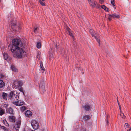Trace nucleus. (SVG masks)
<instances>
[{
    "instance_id": "obj_1",
    "label": "nucleus",
    "mask_w": 131,
    "mask_h": 131,
    "mask_svg": "<svg viewBox=\"0 0 131 131\" xmlns=\"http://www.w3.org/2000/svg\"><path fill=\"white\" fill-rule=\"evenodd\" d=\"M23 44L21 41L18 39H15L12 41V44H9L8 49L12 52L14 57L21 58L26 56V53L22 47Z\"/></svg>"
},
{
    "instance_id": "obj_2",
    "label": "nucleus",
    "mask_w": 131,
    "mask_h": 131,
    "mask_svg": "<svg viewBox=\"0 0 131 131\" xmlns=\"http://www.w3.org/2000/svg\"><path fill=\"white\" fill-rule=\"evenodd\" d=\"M8 97L12 100H15L16 99H19L18 94H17L16 91H11L8 96Z\"/></svg>"
},
{
    "instance_id": "obj_3",
    "label": "nucleus",
    "mask_w": 131,
    "mask_h": 131,
    "mask_svg": "<svg viewBox=\"0 0 131 131\" xmlns=\"http://www.w3.org/2000/svg\"><path fill=\"white\" fill-rule=\"evenodd\" d=\"M10 23L12 28L14 29V30H16L17 29L19 30H21V27L20 26L16 25V22L15 20H13L11 21Z\"/></svg>"
},
{
    "instance_id": "obj_4",
    "label": "nucleus",
    "mask_w": 131,
    "mask_h": 131,
    "mask_svg": "<svg viewBox=\"0 0 131 131\" xmlns=\"http://www.w3.org/2000/svg\"><path fill=\"white\" fill-rule=\"evenodd\" d=\"M21 123V121L20 120H18L16 123L15 125L13 126V131H18Z\"/></svg>"
},
{
    "instance_id": "obj_5",
    "label": "nucleus",
    "mask_w": 131,
    "mask_h": 131,
    "mask_svg": "<svg viewBox=\"0 0 131 131\" xmlns=\"http://www.w3.org/2000/svg\"><path fill=\"white\" fill-rule=\"evenodd\" d=\"M22 83L20 81L15 80L13 82V86L14 88L16 89L22 86Z\"/></svg>"
},
{
    "instance_id": "obj_6",
    "label": "nucleus",
    "mask_w": 131,
    "mask_h": 131,
    "mask_svg": "<svg viewBox=\"0 0 131 131\" xmlns=\"http://www.w3.org/2000/svg\"><path fill=\"white\" fill-rule=\"evenodd\" d=\"M31 125L34 129H37L38 128L39 125L38 122L35 120H33L31 122Z\"/></svg>"
},
{
    "instance_id": "obj_7",
    "label": "nucleus",
    "mask_w": 131,
    "mask_h": 131,
    "mask_svg": "<svg viewBox=\"0 0 131 131\" xmlns=\"http://www.w3.org/2000/svg\"><path fill=\"white\" fill-rule=\"evenodd\" d=\"M120 17L119 15H117L116 13H115L112 15H109L108 19L110 21H111V18H116L119 19Z\"/></svg>"
},
{
    "instance_id": "obj_8",
    "label": "nucleus",
    "mask_w": 131,
    "mask_h": 131,
    "mask_svg": "<svg viewBox=\"0 0 131 131\" xmlns=\"http://www.w3.org/2000/svg\"><path fill=\"white\" fill-rule=\"evenodd\" d=\"M18 99H16V101H13V103L16 106H21L23 105L24 104V102L21 100H18Z\"/></svg>"
},
{
    "instance_id": "obj_9",
    "label": "nucleus",
    "mask_w": 131,
    "mask_h": 131,
    "mask_svg": "<svg viewBox=\"0 0 131 131\" xmlns=\"http://www.w3.org/2000/svg\"><path fill=\"white\" fill-rule=\"evenodd\" d=\"M82 107L86 111H89L91 108V107L90 105L89 104L85 105L84 106H83Z\"/></svg>"
},
{
    "instance_id": "obj_10",
    "label": "nucleus",
    "mask_w": 131,
    "mask_h": 131,
    "mask_svg": "<svg viewBox=\"0 0 131 131\" xmlns=\"http://www.w3.org/2000/svg\"><path fill=\"white\" fill-rule=\"evenodd\" d=\"M45 84L42 82H41L39 85L40 90L43 92L45 91Z\"/></svg>"
},
{
    "instance_id": "obj_11",
    "label": "nucleus",
    "mask_w": 131,
    "mask_h": 131,
    "mask_svg": "<svg viewBox=\"0 0 131 131\" xmlns=\"http://www.w3.org/2000/svg\"><path fill=\"white\" fill-rule=\"evenodd\" d=\"M6 111L7 113L10 114H13L14 113L13 110L11 107L6 109Z\"/></svg>"
},
{
    "instance_id": "obj_12",
    "label": "nucleus",
    "mask_w": 131,
    "mask_h": 131,
    "mask_svg": "<svg viewBox=\"0 0 131 131\" xmlns=\"http://www.w3.org/2000/svg\"><path fill=\"white\" fill-rule=\"evenodd\" d=\"M8 119L10 122L14 123L15 122V118L13 116H10L8 117Z\"/></svg>"
},
{
    "instance_id": "obj_13",
    "label": "nucleus",
    "mask_w": 131,
    "mask_h": 131,
    "mask_svg": "<svg viewBox=\"0 0 131 131\" xmlns=\"http://www.w3.org/2000/svg\"><path fill=\"white\" fill-rule=\"evenodd\" d=\"M90 6L92 7H94L96 6V3L93 0H91L88 1Z\"/></svg>"
},
{
    "instance_id": "obj_14",
    "label": "nucleus",
    "mask_w": 131,
    "mask_h": 131,
    "mask_svg": "<svg viewBox=\"0 0 131 131\" xmlns=\"http://www.w3.org/2000/svg\"><path fill=\"white\" fill-rule=\"evenodd\" d=\"M32 113L29 110H27L25 113V115L27 117H30L32 116Z\"/></svg>"
},
{
    "instance_id": "obj_15",
    "label": "nucleus",
    "mask_w": 131,
    "mask_h": 131,
    "mask_svg": "<svg viewBox=\"0 0 131 131\" xmlns=\"http://www.w3.org/2000/svg\"><path fill=\"white\" fill-rule=\"evenodd\" d=\"M66 30H67V33L69 34L70 36H73V35L71 32V30L68 27H66Z\"/></svg>"
},
{
    "instance_id": "obj_16",
    "label": "nucleus",
    "mask_w": 131,
    "mask_h": 131,
    "mask_svg": "<svg viewBox=\"0 0 131 131\" xmlns=\"http://www.w3.org/2000/svg\"><path fill=\"white\" fill-rule=\"evenodd\" d=\"M8 94L7 93L5 92H3L2 94V97L3 99L5 100H7V97L8 96Z\"/></svg>"
},
{
    "instance_id": "obj_17",
    "label": "nucleus",
    "mask_w": 131,
    "mask_h": 131,
    "mask_svg": "<svg viewBox=\"0 0 131 131\" xmlns=\"http://www.w3.org/2000/svg\"><path fill=\"white\" fill-rule=\"evenodd\" d=\"M11 69L13 71L16 72L18 71V70L17 68L13 65H12L11 66Z\"/></svg>"
},
{
    "instance_id": "obj_18",
    "label": "nucleus",
    "mask_w": 131,
    "mask_h": 131,
    "mask_svg": "<svg viewBox=\"0 0 131 131\" xmlns=\"http://www.w3.org/2000/svg\"><path fill=\"white\" fill-rule=\"evenodd\" d=\"M124 126L125 127V129L126 130L131 128L130 125L127 123H125Z\"/></svg>"
},
{
    "instance_id": "obj_19",
    "label": "nucleus",
    "mask_w": 131,
    "mask_h": 131,
    "mask_svg": "<svg viewBox=\"0 0 131 131\" xmlns=\"http://www.w3.org/2000/svg\"><path fill=\"white\" fill-rule=\"evenodd\" d=\"M90 118V116L89 115H86L83 117V119L84 121H86Z\"/></svg>"
},
{
    "instance_id": "obj_20",
    "label": "nucleus",
    "mask_w": 131,
    "mask_h": 131,
    "mask_svg": "<svg viewBox=\"0 0 131 131\" xmlns=\"http://www.w3.org/2000/svg\"><path fill=\"white\" fill-rule=\"evenodd\" d=\"M5 86V83L2 80H0V88H3Z\"/></svg>"
},
{
    "instance_id": "obj_21",
    "label": "nucleus",
    "mask_w": 131,
    "mask_h": 131,
    "mask_svg": "<svg viewBox=\"0 0 131 131\" xmlns=\"http://www.w3.org/2000/svg\"><path fill=\"white\" fill-rule=\"evenodd\" d=\"M40 68L41 70L42 71V72H43L44 71L45 69L43 66L42 62L41 61L40 62Z\"/></svg>"
},
{
    "instance_id": "obj_22",
    "label": "nucleus",
    "mask_w": 131,
    "mask_h": 131,
    "mask_svg": "<svg viewBox=\"0 0 131 131\" xmlns=\"http://www.w3.org/2000/svg\"><path fill=\"white\" fill-rule=\"evenodd\" d=\"M90 33L93 37H95L93 30L92 29H90Z\"/></svg>"
},
{
    "instance_id": "obj_23",
    "label": "nucleus",
    "mask_w": 131,
    "mask_h": 131,
    "mask_svg": "<svg viewBox=\"0 0 131 131\" xmlns=\"http://www.w3.org/2000/svg\"><path fill=\"white\" fill-rule=\"evenodd\" d=\"M3 57L5 60L7 59L8 58V55L7 53H3Z\"/></svg>"
},
{
    "instance_id": "obj_24",
    "label": "nucleus",
    "mask_w": 131,
    "mask_h": 131,
    "mask_svg": "<svg viewBox=\"0 0 131 131\" xmlns=\"http://www.w3.org/2000/svg\"><path fill=\"white\" fill-rule=\"evenodd\" d=\"M41 47V44L40 42H38L37 44V47L38 48H39Z\"/></svg>"
},
{
    "instance_id": "obj_25",
    "label": "nucleus",
    "mask_w": 131,
    "mask_h": 131,
    "mask_svg": "<svg viewBox=\"0 0 131 131\" xmlns=\"http://www.w3.org/2000/svg\"><path fill=\"white\" fill-rule=\"evenodd\" d=\"M20 109L21 111L23 112L26 109V107L25 106H23L20 107Z\"/></svg>"
},
{
    "instance_id": "obj_26",
    "label": "nucleus",
    "mask_w": 131,
    "mask_h": 131,
    "mask_svg": "<svg viewBox=\"0 0 131 131\" xmlns=\"http://www.w3.org/2000/svg\"><path fill=\"white\" fill-rule=\"evenodd\" d=\"M120 115L123 118H125L126 117L125 116L122 112H120Z\"/></svg>"
},
{
    "instance_id": "obj_27",
    "label": "nucleus",
    "mask_w": 131,
    "mask_h": 131,
    "mask_svg": "<svg viewBox=\"0 0 131 131\" xmlns=\"http://www.w3.org/2000/svg\"><path fill=\"white\" fill-rule=\"evenodd\" d=\"M4 114L3 110L2 108H0V115H2Z\"/></svg>"
},
{
    "instance_id": "obj_28",
    "label": "nucleus",
    "mask_w": 131,
    "mask_h": 131,
    "mask_svg": "<svg viewBox=\"0 0 131 131\" xmlns=\"http://www.w3.org/2000/svg\"><path fill=\"white\" fill-rule=\"evenodd\" d=\"M39 2L40 3V4L42 6H45V3L42 2L41 0H39Z\"/></svg>"
},
{
    "instance_id": "obj_29",
    "label": "nucleus",
    "mask_w": 131,
    "mask_h": 131,
    "mask_svg": "<svg viewBox=\"0 0 131 131\" xmlns=\"http://www.w3.org/2000/svg\"><path fill=\"white\" fill-rule=\"evenodd\" d=\"M3 122L4 124L6 125V126H9V124H8L7 122L6 121V120H5L3 121Z\"/></svg>"
},
{
    "instance_id": "obj_30",
    "label": "nucleus",
    "mask_w": 131,
    "mask_h": 131,
    "mask_svg": "<svg viewBox=\"0 0 131 131\" xmlns=\"http://www.w3.org/2000/svg\"><path fill=\"white\" fill-rule=\"evenodd\" d=\"M115 1L114 0H111V3L113 6H115Z\"/></svg>"
},
{
    "instance_id": "obj_31",
    "label": "nucleus",
    "mask_w": 131,
    "mask_h": 131,
    "mask_svg": "<svg viewBox=\"0 0 131 131\" xmlns=\"http://www.w3.org/2000/svg\"><path fill=\"white\" fill-rule=\"evenodd\" d=\"M101 7L102 8L104 9L106 8V7L104 5H102L101 6Z\"/></svg>"
},
{
    "instance_id": "obj_32",
    "label": "nucleus",
    "mask_w": 131,
    "mask_h": 131,
    "mask_svg": "<svg viewBox=\"0 0 131 131\" xmlns=\"http://www.w3.org/2000/svg\"><path fill=\"white\" fill-rule=\"evenodd\" d=\"M108 116H107L106 117V120H107V122H106V123H107V124H108Z\"/></svg>"
},
{
    "instance_id": "obj_33",
    "label": "nucleus",
    "mask_w": 131,
    "mask_h": 131,
    "mask_svg": "<svg viewBox=\"0 0 131 131\" xmlns=\"http://www.w3.org/2000/svg\"><path fill=\"white\" fill-rule=\"evenodd\" d=\"M4 77V75L1 73H0V78H1Z\"/></svg>"
},
{
    "instance_id": "obj_34",
    "label": "nucleus",
    "mask_w": 131,
    "mask_h": 131,
    "mask_svg": "<svg viewBox=\"0 0 131 131\" xmlns=\"http://www.w3.org/2000/svg\"><path fill=\"white\" fill-rule=\"evenodd\" d=\"M96 39V40L99 43L100 41V40L98 38H97L95 36V37H94Z\"/></svg>"
},
{
    "instance_id": "obj_35",
    "label": "nucleus",
    "mask_w": 131,
    "mask_h": 131,
    "mask_svg": "<svg viewBox=\"0 0 131 131\" xmlns=\"http://www.w3.org/2000/svg\"><path fill=\"white\" fill-rule=\"evenodd\" d=\"M2 128H3V129H4V130H7V128L6 127H4V126H3L2 127Z\"/></svg>"
},
{
    "instance_id": "obj_36",
    "label": "nucleus",
    "mask_w": 131,
    "mask_h": 131,
    "mask_svg": "<svg viewBox=\"0 0 131 131\" xmlns=\"http://www.w3.org/2000/svg\"><path fill=\"white\" fill-rule=\"evenodd\" d=\"M104 10H105V11H108V8L107 7H106V8H105V9H104Z\"/></svg>"
},
{
    "instance_id": "obj_37",
    "label": "nucleus",
    "mask_w": 131,
    "mask_h": 131,
    "mask_svg": "<svg viewBox=\"0 0 131 131\" xmlns=\"http://www.w3.org/2000/svg\"><path fill=\"white\" fill-rule=\"evenodd\" d=\"M119 105V110H120V112H122L121 110V106L120 105Z\"/></svg>"
},
{
    "instance_id": "obj_38",
    "label": "nucleus",
    "mask_w": 131,
    "mask_h": 131,
    "mask_svg": "<svg viewBox=\"0 0 131 131\" xmlns=\"http://www.w3.org/2000/svg\"><path fill=\"white\" fill-rule=\"evenodd\" d=\"M37 30V28H36L35 29L34 31L35 32Z\"/></svg>"
},
{
    "instance_id": "obj_39",
    "label": "nucleus",
    "mask_w": 131,
    "mask_h": 131,
    "mask_svg": "<svg viewBox=\"0 0 131 131\" xmlns=\"http://www.w3.org/2000/svg\"><path fill=\"white\" fill-rule=\"evenodd\" d=\"M100 2L102 4V3L103 2V0H99Z\"/></svg>"
},
{
    "instance_id": "obj_40",
    "label": "nucleus",
    "mask_w": 131,
    "mask_h": 131,
    "mask_svg": "<svg viewBox=\"0 0 131 131\" xmlns=\"http://www.w3.org/2000/svg\"><path fill=\"white\" fill-rule=\"evenodd\" d=\"M127 131H131V128H129V129L127 130Z\"/></svg>"
},
{
    "instance_id": "obj_41",
    "label": "nucleus",
    "mask_w": 131,
    "mask_h": 131,
    "mask_svg": "<svg viewBox=\"0 0 131 131\" xmlns=\"http://www.w3.org/2000/svg\"><path fill=\"white\" fill-rule=\"evenodd\" d=\"M117 101L118 103V105H119V102L118 101V100L117 98Z\"/></svg>"
},
{
    "instance_id": "obj_42",
    "label": "nucleus",
    "mask_w": 131,
    "mask_h": 131,
    "mask_svg": "<svg viewBox=\"0 0 131 131\" xmlns=\"http://www.w3.org/2000/svg\"><path fill=\"white\" fill-rule=\"evenodd\" d=\"M19 90L21 91V92L23 91L22 89H20Z\"/></svg>"
},
{
    "instance_id": "obj_43",
    "label": "nucleus",
    "mask_w": 131,
    "mask_h": 131,
    "mask_svg": "<svg viewBox=\"0 0 131 131\" xmlns=\"http://www.w3.org/2000/svg\"><path fill=\"white\" fill-rule=\"evenodd\" d=\"M42 1L43 2L45 1V0H42Z\"/></svg>"
},
{
    "instance_id": "obj_44",
    "label": "nucleus",
    "mask_w": 131,
    "mask_h": 131,
    "mask_svg": "<svg viewBox=\"0 0 131 131\" xmlns=\"http://www.w3.org/2000/svg\"><path fill=\"white\" fill-rule=\"evenodd\" d=\"M38 54L37 55V57H38Z\"/></svg>"
},
{
    "instance_id": "obj_45",
    "label": "nucleus",
    "mask_w": 131,
    "mask_h": 131,
    "mask_svg": "<svg viewBox=\"0 0 131 131\" xmlns=\"http://www.w3.org/2000/svg\"><path fill=\"white\" fill-rule=\"evenodd\" d=\"M2 0H0V2H1V1Z\"/></svg>"
},
{
    "instance_id": "obj_46",
    "label": "nucleus",
    "mask_w": 131,
    "mask_h": 131,
    "mask_svg": "<svg viewBox=\"0 0 131 131\" xmlns=\"http://www.w3.org/2000/svg\"><path fill=\"white\" fill-rule=\"evenodd\" d=\"M88 1H91V0H88Z\"/></svg>"
}]
</instances>
